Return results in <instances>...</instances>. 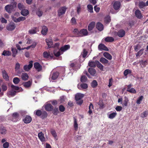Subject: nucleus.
<instances>
[{
	"label": "nucleus",
	"mask_w": 148,
	"mask_h": 148,
	"mask_svg": "<svg viewBox=\"0 0 148 148\" xmlns=\"http://www.w3.org/2000/svg\"><path fill=\"white\" fill-rule=\"evenodd\" d=\"M97 63V67L101 71H103V66L99 61L96 62Z\"/></svg>",
	"instance_id": "nucleus-44"
},
{
	"label": "nucleus",
	"mask_w": 148,
	"mask_h": 148,
	"mask_svg": "<svg viewBox=\"0 0 148 148\" xmlns=\"http://www.w3.org/2000/svg\"><path fill=\"white\" fill-rule=\"evenodd\" d=\"M77 87L79 89H86L88 88V85L86 83H82L80 84V86L79 84L78 85Z\"/></svg>",
	"instance_id": "nucleus-23"
},
{
	"label": "nucleus",
	"mask_w": 148,
	"mask_h": 148,
	"mask_svg": "<svg viewBox=\"0 0 148 148\" xmlns=\"http://www.w3.org/2000/svg\"><path fill=\"white\" fill-rule=\"evenodd\" d=\"M33 66V62L31 61L29 62L28 65H25L24 66V69L26 71H29Z\"/></svg>",
	"instance_id": "nucleus-5"
},
{
	"label": "nucleus",
	"mask_w": 148,
	"mask_h": 148,
	"mask_svg": "<svg viewBox=\"0 0 148 148\" xmlns=\"http://www.w3.org/2000/svg\"><path fill=\"white\" fill-rule=\"evenodd\" d=\"M87 80L86 77L84 75L82 76L81 79V81L82 82H86Z\"/></svg>",
	"instance_id": "nucleus-63"
},
{
	"label": "nucleus",
	"mask_w": 148,
	"mask_h": 148,
	"mask_svg": "<svg viewBox=\"0 0 148 148\" xmlns=\"http://www.w3.org/2000/svg\"><path fill=\"white\" fill-rule=\"evenodd\" d=\"M25 17L23 16H21L17 18H14L13 21L17 23L21 21H23L25 20Z\"/></svg>",
	"instance_id": "nucleus-21"
},
{
	"label": "nucleus",
	"mask_w": 148,
	"mask_h": 148,
	"mask_svg": "<svg viewBox=\"0 0 148 148\" xmlns=\"http://www.w3.org/2000/svg\"><path fill=\"white\" fill-rule=\"evenodd\" d=\"M20 82V79L18 77H15L13 78V82L15 84H17Z\"/></svg>",
	"instance_id": "nucleus-53"
},
{
	"label": "nucleus",
	"mask_w": 148,
	"mask_h": 148,
	"mask_svg": "<svg viewBox=\"0 0 148 148\" xmlns=\"http://www.w3.org/2000/svg\"><path fill=\"white\" fill-rule=\"evenodd\" d=\"M54 54L55 56L58 57L62 54L63 53H62L60 49L58 51H57L56 50H54Z\"/></svg>",
	"instance_id": "nucleus-43"
},
{
	"label": "nucleus",
	"mask_w": 148,
	"mask_h": 148,
	"mask_svg": "<svg viewBox=\"0 0 148 148\" xmlns=\"http://www.w3.org/2000/svg\"><path fill=\"white\" fill-rule=\"evenodd\" d=\"M93 109V106L92 104L91 103L89 106V110L88 112L89 114L90 115L92 113Z\"/></svg>",
	"instance_id": "nucleus-36"
},
{
	"label": "nucleus",
	"mask_w": 148,
	"mask_h": 148,
	"mask_svg": "<svg viewBox=\"0 0 148 148\" xmlns=\"http://www.w3.org/2000/svg\"><path fill=\"white\" fill-rule=\"evenodd\" d=\"M45 106V109L47 111H51L53 109L52 106L50 103L46 104Z\"/></svg>",
	"instance_id": "nucleus-13"
},
{
	"label": "nucleus",
	"mask_w": 148,
	"mask_h": 148,
	"mask_svg": "<svg viewBox=\"0 0 148 148\" xmlns=\"http://www.w3.org/2000/svg\"><path fill=\"white\" fill-rule=\"evenodd\" d=\"M21 14L23 16H26L29 14L28 11L27 10L23 9L21 12Z\"/></svg>",
	"instance_id": "nucleus-39"
},
{
	"label": "nucleus",
	"mask_w": 148,
	"mask_h": 148,
	"mask_svg": "<svg viewBox=\"0 0 148 148\" xmlns=\"http://www.w3.org/2000/svg\"><path fill=\"white\" fill-rule=\"evenodd\" d=\"M96 28L98 30L101 31L103 29V24L100 22H98L96 24Z\"/></svg>",
	"instance_id": "nucleus-20"
},
{
	"label": "nucleus",
	"mask_w": 148,
	"mask_h": 148,
	"mask_svg": "<svg viewBox=\"0 0 148 148\" xmlns=\"http://www.w3.org/2000/svg\"><path fill=\"white\" fill-rule=\"evenodd\" d=\"M138 6L140 8H143L145 7L146 6L145 3L143 1H140L138 4Z\"/></svg>",
	"instance_id": "nucleus-46"
},
{
	"label": "nucleus",
	"mask_w": 148,
	"mask_h": 148,
	"mask_svg": "<svg viewBox=\"0 0 148 148\" xmlns=\"http://www.w3.org/2000/svg\"><path fill=\"white\" fill-rule=\"evenodd\" d=\"M127 91L134 94L136 93V90L133 88H132L130 89L127 90Z\"/></svg>",
	"instance_id": "nucleus-62"
},
{
	"label": "nucleus",
	"mask_w": 148,
	"mask_h": 148,
	"mask_svg": "<svg viewBox=\"0 0 148 148\" xmlns=\"http://www.w3.org/2000/svg\"><path fill=\"white\" fill-rule=\"evenodd\" d=\"M129 100L127 97H125L124 100L122 102V105L123 106H127V105Z\"/></svg>",
	"instance_id": "nucleus-33"
},
{
	"label": "nucleus",
	"mask_w": 148,
	"mask_h": 148,
	"mask_svg": "<svg viewBox=\"0 0 148 148\" xmlns=\"http://www.w3.org/2000/svg\"><path fill=\"white\" fill-rule=\"evenodd\" d=\"M78 61L77 60H75L72 61L70 64V66L72 67L77 68L76 69H78L80 68V66L78 64Z\"/></svg>",
	"instance_id": "nucleus-4"
},
{
	"label": "nucleus",
	"mask_w": 148,
	"mask_h": 148,
	"mask_svg": "<svg viewBox=\"0 0 148 148\" xmlns=\"http://www.w3.org/2000/svg\"><path fill=\"white\" fill-rule=\"evenodd\" d=\"M12 51L13 53L12 56L14 57H15L17 53V50L15 48H12Z\"/></svg>",
	"instance_id": "nucleus-52"
},
{
	"label": "nucleus",
	"mask_w": 148,
	"mask_h": 148,
	"mask_svg": "<svg viewBox=\"0 0 148 148\" xmlns=\"http://www.w3.org/2000/svg\"><path fill=\"white\" fill-rule=\"evenodd\" d=\"M105 40L107 42H112L114 41V38L111 37H108L105 38Z\"/></svg>",
	"instance_id": "nucleus-47"
},
{
	"label": "nucleus",
	"mask_w": 148,
	"mask_h": 148,
	"mask_svg": "<svg viewBox=\"0 0 148 148\" xmlns=\"http://www.w3.org/2000/svg\"><path fill=\"white\" fill-rule=\"evenodd\" d=\"M67 8L65 6L61 7L58 11V15L59 16H61L64 14Z\"/></svg>",
	"instance_id": "nucleus-3"
},
{
	"label": "nucleus",
	"mask_w": 148,
	"mask_h": 148,
	"mask_svg": "<svg viewBox=\"0 0 148 148\" xmlns=\"http://www.w3.org/2000/svg\"><path fill=\"white\" fill-rule=\"evenodd\" d=\"M103 56L105 57L109 60H111L112 58V57L111 55L107 52H104L103 53Z\"/></svg>",
	"instance_id": "nucleus-29"
},
{
	"label": "nucleus",
	"mask_w": 148,
	"mask_h": 148,
	"mask_svg": "<svg viewBox=\"0 0 148 148\" xmlns=\"http://www.w3.org/2000/svg\"><path fill=\"white\" fill-rule=\"evenodd\" d=\"M34 67L38 71H40L42 69V66L37 62H35L34 64Z\"/></svg>",
	"instance_id": "nucleus-10"
},
{
	"label": "nucleus",
	"mask_w": 148,
	"mask_h": 148,
	"mask_svg": "<svg viewBox=\"0 0 148 148\" xmlns=\"http://www.w3.org/2000/svg\"><path fill=\"white\" fill-rule=\"evenodd\" d=\"M84 95L81 93H77L75 95V99L76 100L82 99L84 97Z\"/></svg>",
	"instance_id": "nucleus-14"
},
{
	"label": "nucleus",
	"mask_w": 148,
	"mask_h": 148,
	"mask_svg": "<svg viewBox=\"0 0 148 148\" xmlns=\"http://www.w3.org/2000/svg\"><path fill=\"white\" fill-rule=\"evenodd\" d=\"M74 119V127L75 130L76 131L77 130L78 128V124L77 122L76 119L75 117L73 118Z\"/></svg>",
	"instance_id": "nucleus-45"
},
{
	"label": "nucleus",
	"mask_w": 148,
	"mask_h": 148,
	"mask_svg": "<svg viewBox=\"0 0 148 148\" xmlns=\"http://www.w3.org/2000/svg\"><path fill=\"white\" fill-rule=\"evenodd\" d=\"M2 90L3 91H6L7 89L6 85L5 84H3L1 85Z\"/></svg>",
	"instance_id": "nucleus-60"
},
{
	"label": "nucleus",
	"mask_w": 148,
	"mask_h": 148,
	"mask_svg": "<svg viewBox=\"0 0 148 148\" xmlns=\"http://www.w3.org/2000/svg\"><path fill=\"white\" fill-rule=\"evenodd\" d=\"M48 31L47 28L45 26H43L42 27V29L41 31V33L43 35H45L47 32Z\"/></svg>",
	"instance_id": "nucleus-34"
},
{
	"label": "nucleus",
	"mask_w": 148,
	"mask_h": 148,
	"mask_svg": "<svg viewBox=\"0 0 148 148\" xmlns=\"http://www.w3.org/2000/svg\"><path fill=\"white\" fill-rule=\"evenodd\" d=\"M46 42L49 48L52 47V41L51 38H49L46 39Z\"/></svg>",
	"instance_id": "nucleus-11"
},
{
	"label": "nucleus",
	"mask_w": 148,
	"mask_h": 148,
	"mask_svg": "<svg viewBox=\"0 0 148 148\" xmlns=\"http://www.w3.org/2000/svg\"><path fill=\"white\" fill-rule=\"evenodd\" d=\"M11 53L10 51L4 50L2 53V55L4 56H8L11 55Z\"/></svg>",
	"instance_id": "nucleus-41"
},
{
	"label": "nucleus",
	"mask_w": 148,
	"mask_h": 148,
	"mask_svg": "<svg viewBox=\"0 0 148 148\" xmlns=\"http://www.w3.org/2000/svg\"><path fill=\"white\" fill-rule=\"evenodd\" d=\"M38 136L40 141L42 142L45 141V138L44 137V134L42 132H40L38 134Z\"/></svg>",
	"instance_id": "nucleus-22"
},
{
	"label": "nucleus",
	"mask_w": 148,
	"mask_h": 148,
	"mask_svg": "<svg viewBox=\"0 0 148 148\" xmlns=\"http://www.w3.org/2000/svg\"><path fill=\"white\" fill-rule=\"evenodd\" d=\"M88 34V32L86 29H83L79 31V36H85L87 35Z\"/></svg>",
	"instance_id": "nucleus-6"
},
{
	"label": "nucleus",
	"mask_w": 148,
	"mask_h": 148,
	"mask_svg": "<svg viewBox=\"0 0 148 148\" xmlns=\"http://www.w3.org/2000/svg\"><path fill=\"white\" fill-rule=\"evenodd\" d=\"M15 24L14 23H10L7 27V30L9 31L13 30L15 28Z\"/></svg>",
	"instance_id": "nucleus-16"
},
{
	"label": "nucleus",
	"mask_w": 148,
	"mask_h": 148,
	"mask_svg": "<svg viewBox=\"0 0 148 148\" xmlns=\"http://www.w3.org/2000/svg\"><path fill=\"white\" fill-rule=\"evenodd\" d=\"M12 89L14 90H15L16 92H19L22 90V89L20 88L18 86H14L13 85H12L11 86Z\"/></svg>",
	"instance_id": "nucleus-26"
},
{
	"label": "nucleus",
	"mask_w": 148,
	"mask_h": 148,
	"mask_svg": "<svg viewBox=\"0 0 148 148\" xmlns=\"http://www.w3.org/2000/svg\"><path fill=\"white\" fill-rule=\"evenodd\" d=\"M99 61L103 64H107L108 62V61L103 57L101 58Z\"/></svg>",
	"instance_id": "nucleus-42"
},
{
	"label": "nucleus",
	"mask_w": 148,
	"mask_h": 148,
	"mask_svg": "<svg viewBox=\"0 0 148 148\" xmlns=\"http://www.w3.org/2000/svg\"><path fill=\"white\" fill-rule=\"evenodd\" d=\"M70 48V46L69 45H66L61 47L60 49V51L62 53H63L64 52L66 51L67 50L69 49Z\"/></svg>",
	"instance_id": "nucleus-9"
},
{
	"label": "nucleus",
	"mask_w": 148,
	"mask_h": 148,
	"mask_svg": "<svg viewBox=\"0 0 148 148\" xmlns=\"http://www.w3.org/2000/svg\"><path fill=\"white\" fill-rule=\"evenodd\" d=\"M16 7V5H8L5 7V9L7 12L10 13L12 12L15 10L14 9Z\"/></svg>",
	"instance_id": "nucleus-1"
},
{
	"label": "nucleus",
	"mask_w": 148,
	"mask_h": 148,
	"mask_svg": "<svg viewBox=\"0 0 148 148\" xmlns=\"http://www.w3.org/2000/svg\"><path fill=\"white\" fill-rule=\"evenodd\" d=\"M97 61V60L95 62L90 61L88 63V66L90 67H95L97 65V62H96Z\"/></svg>",
	"instance_id": "nucleus-31"
},
{
	"label": "nucleus",
	"mask_w": 148,
	"mask_h": 148,
	"mask_svg": "<svg viewBox=\"0 0 148 148\" xmlns=\"http://www.w3.org/2000/svg\"><path fill=\"white\" fill-rule=\"evenodd\" d=\"M32 120V118L30 116H27L23 120V121L25 123H28L31 122Z\"/></svg>",
	"instance_id": "nucleus-15"
},
{
	"label": "nucleus",
	"mask_w": 148,
	"mask_h": 148,
	"mask_svg": "<svg viewBox=\"0 0 148 148\" xmlns=\"http://www.w3.org/2000/svg\"><path fill=\"white\" fill-rule=\"evenodd\" d=\"M3 147L4 148H8L9 147V143L8 142H5L3 145Z\"/></svg>",
	"instance_id": "nucleus-64"
},
{
	"label": "nucleus",
	"mask_w": 148,
	"mask_h": 148,
	"mask_svg": "<svg viewBox=\"0 0 148 148\" xmlns=\"http://www.w3.org/2000/svg\"><path fill=\"white\" fill-rule=\"evenodd\" d=\"M114 33L115 35L118 36L119 37H122L125 36V32L124 30L121 29L117 32H115Z\"/></svg>",
	"instance_id": "nucleus-2"
},
{
	"label": "nucleus",
	"mask_w": 148,
	"mask_h": 148,
	"mask_svg": "<svg viewBox=\"0 0 148 148\" xmlns=\"http://www.w3.org/2000/svg\"><path fill=\"white\" fill-rule=\"evenodd\" d=\"M2 73L3 78L6 80H8L9 77L6 71L5 70L3 71L2 72Z\"/></svg>",
	"instance_id": "nucleus-35"
},
{
	"label": "nucleus",
	"mask_w": 148,
	"mask_h": 148,
	"mask_svg": "<svg viewBox=\"0 0 148 148\" xmlns=\"http://www.w3.org/2000/svg\"><path fill=\"white\" fill-rule=\"evenodd\" d=\"M18 116V114L17 112H15L13 113L12 115V121L16 122L17 121V119Z\"/></svg>",
	"instance_id": "nucleus-24"
},
{
	"label": "nucleus",
	"mask_w": 148,
	"mask_h": 148,
	"mask_svg": "<svg viewBox=\"0 0 148 148\" xmlns=\"http://www.w3.org/2000/svg\"><path fill=\"white\" fill-rule=\"evenodd\" d=\"M51 133L54 137V140L56 141L58 139V137L56 131L54 130H52L51 131Z\"/></svg>",
	"instance_id": "nucleus-18"
},
{
	"label": "nucleus",
	"mask_w": 148,
	"mask_h": 148,
	"mask_svg": "<svg viewBox=\"0 0 148 148\" xmlns=\"http://www.w3.org/2000/svg\"><path fill=\"white\" fill-rule=\"evenodd\" d=\"M144 98V97L143 96H140L138 97L136 100V103L138 104H140L141 103L142 101Z\"/></svg>",
	"instance_id": "nucleus-40"
},
{
	"label": "nucleus",
	"mask_w": 148,
	"mask_h": 148,
	"mask_svg": "<svg viewBox=\"0 0 148 148\" xmlns=\"http://www.w3.org/2000/svg\"><path fill=\"white\" fill-rule=\"evenodd\" d=\"M98 85L97 82L95 80H94L91 83V86L93 88L96 87Z\"/></svg>",
	"instance_id": "nucleus-48"
},
{
	"label": "nucleus",
	"mask_w": 148,
	"mask_h": 148,
	"mask_svg": "<svg viewBox=\"0 0 148 148\" xmlns=\"http://www.w3.org/2000/svg\"><path fill=\"white\" fill-rule=\"evenodd\" d=\"M95 25V23L93 21L90 23L88 26V30L90 31L92 30L94 27Z\"/></svg>",
	"instance_id": "nucleus-28"
},
{
	"label": "nucleus",
	"mask_w": 148,
	"mask_h": 148,
	"mask_svg": "<svg viewBox=\"0 0 148 148\" xmlns=\"http://www.w3.org/2000/svg\"><path fill=\"white\" fill-rule=\"evenodd\" d=\"M110 21V17L109 16H107L105 18V21L106 23H108Z\"/></svg>",
	"instance_id": "nucleus-56"
},
{
	"label": "nucleus",
	"mask_w": 148,
	"mask_h": 148,
	"mask_svg": "<svg viewBox=\"0 0 148 148\" xmlns=\"http://www.w3.org/2000/svg\"><path fill=\"white\" fill-rule=\"evenodd\" d=\"M98 48L100 50H104L106 51L109 50L108 49L104 44H100L98 47Z\"/></svg>",
	"instance_id": "nucleus-12"
},
{
	"label": "nucleus",
	"mask_w": 148,
	"mask_h": 148,
	"mask_svg": "<svg viewBox=\"0 0 148 148\" xmlns=\"http://www.w3.org/2000/svg\"><path fill=\"white\" fill-rule=\"evenodd\" d=\"M16 92L15 90H14L12 89V90L8 93V95L9 96H14L16 94Z\"/></svg>",
	"instance_id": "nucleus-49"
},
{
	"label": "nucleus",
	"mask_w": 148,
	"mask_h": 148,
	"mask_svg": "<svg viewBox=\"0 0 148 148\" xmlns=\"http://www.w3.org/2000/svg\"><path fill=\"white\" fill-rule=\"evenodd\" d=\"M59 73L58 72H56L53 73L51 76V79L53 80H55L58 77Z\"/></svg>",
	"instance_id": "nucleus-32"
},
{
	"label": "nucleus",
	"mask_w": 148,
	"mask_h": 148,
	"mask_svg": "<svg viewBox=\"0 0 148 148\" xmlns=\"http://www.w3.org/2000/svg\"><path fill=\"white\" fill-rule=\"evenodd\" d=\"M147 112L146 111H145L141 114L140 116L142 118H145L147 116Z\"/></svg>",
	"instance_id": "nucleus-61"
},
{
	"label": "nucleus",
	"mask_w": 148,
	"mask_h": 148,
	"mask_svg": "<svg viewBox=\"0 0 148 148\" xmlns=\"http://www.w3.org/2000/svg\"><path fill=\"white\" fill-rule=\"evenodd\" d=\"M108 118L110 119H112L115 118L117 115V113L116 112L108 114Z\"/></svg>",
	"instance_id": "nucleus-17"
},
{
	"label": "nucleus",
	"mask_w": 148,
	"mask_h": 148,
	"mask_svg": "<svg viewBox=\"0 0 148 148\" xmlns=\"http://www.w3.org/2000/svg\"><path fill=\"white\" fill-rule=\"evenodd\" d=\"M32 84V81H29L27 82L24 83L23 85L25 88H28L31 86Z\"/></svg>",
	"instance_id": "nucleus-27"
},
{
	"label": "nucleus",
	"mask_w": 148,
	"mask_h": 148,
	"mask_svg": "<svg viewBox=\"0 0 148 148\" xmlns=\"http://www.w3.org/2000/svg\"><path fill=\"white\" fill-rule=\"evenodd\" d=\"M87 7L89 12L90 13H92L93 12V8L92 6L91 5H88Z\"/></svg>",
	"instance_id": "nucleus-50"
},
{
	"label": "nucleus",
	"mask_w": 148,
	"mask_h": 148,
	"mask_svg": "<svg viewBox=\"0 0 148 148\" xmlns=\"http://www.w3.org/2000/svg\"><path fill=\"white\" fill-rule=\"evenodd\" d=\"M143 51L144 49H143L140 50L139 52L136 54V57L140 56L143 53Z\"/></svg>",
	"instance_id": "nucleus-54"
},
{
	"label": "nucleus",
	"mask_w": 148,
	"mask_h": 148,
	"mask_svg": "<svg viewBox=\"0 0 148 148\" xmlns=\"http://www.w3.org/2000/svg\"><path fill=\"white\" fill-rule=\"evenodd\" d=\"M87 53V51L85 49H84L81 53V55L82 56L83 58H85L86 56Z\"/></svg>",
	"instance_id": "nucleus-51"
},
{
	"label": "nucleus",
	"mask_w": 148,
	"mask_h": 148,
	"mask_svg": "<svg viewBox=\"0 0 148 148\" xmlns=\"http://www.w3.org/2000/svg\"><path fill=\"white\" fill-rule=\"evenodd\" d=\"M7 130L3 126H1L0 127V133L3 135H4L6 134Z\"/></svg>",
	"instance_id": "nucleus-37"
},
{
	"label": "nucleus",
	"mask_w": 148,
	"mask_h": 148,
	"mask_svg": "<svg viewBox=\"0 0 148 148\" xmlns=\"http://www.w3.org/2000/svg\"><path fill=\"white\" fill-rule=\"evenodd\" d=\"M36 14L38 16L40 17L42 15V12L40 9H38L36 11Z\"/></svg>",
	"instance_id": "nucleus-55"
},
{
	"label": "nucleus",
	"mask_w": 148,
	"mask_h": 148,
	"mask_svg": "<svg viewBox=\"0 0 148 148\" xmlns=\"http://www.w3.org/2000/svg\"><path fill=\"white\" fill-rule=\"evenodd\" d=\"M43 57L46 58H48L50 56V54L47 51H44L43 54Z\"/></svg>",
	"instance_id": "nucleus-57"
},
{
	"label": "nucleus",
	"mask_w": 148,
	"mask_h": 148,
	"mask_svg": "<svg viewBox=\"0 0 148 148\" xmlns=\"http://www.w3.org/2000/svg\"><path fill=\"white\" fill-rule=\"evenodd\" d=\"M140 64L142 68H144L147 64L148 62L147 60H141L139 61Z\"/></svg>",
	"instance_id": "nucleus-19"
},
{
	"label": "nucleus",
	"mask_w": 148,
	"mask_h": 148,
	"mask_svg": "<svg viewBox=\"0 0 148 148\" xmlns=\"http://www.w3.org/2000/svg\"><path fill=\"white\" fill-rule=\"evenodd\" d=\"M21 78L23 80H25L28 79V76L27 73H23L21 76Z\"/></svg>",
	"instance_id": "nucleus-38"
},
{
	"label": "nucleus",
	"mask_w": 148,
	"mask_h": 148,
	"mask_svg": "<svg viewBox=\"0 0 148 148\" xmlns=\"http://www.w3.org/2000/svg\"><path fill=\"white\" fill-rule=\"evenodd\" d=\"M88 71L90 74L93 76L95 75L96 72L95 69L92 68H89L88 69Z\"/></svg>",
	"instance_id": "nucleus-25"
},
{
	"label": "nucleus",
	"mask_w": 148,
	"mask_h": 148,
	"mask_svg": "<svg viewBox=\"0 0 148 148\" xmlns=\"http://www.w3.org/2000/svg\"><path fill=\"white\" fill-rule=\"evenodd\" d=\"M41 115L42 118L43 119L46 118L47 117V114L46 112L44 111L42 112V114Z\"/></svg>",
	"instance_id": "nucleus-59"
},
{
	"label": "nucleus",
	"mask_w": 148,
	"mask_h": 148,
	"mask_svg": "<svg viewBox=\"0 0 148 148\" xmlns=\"http://www.w3.org/2000/svg\"><path fill=\"white\" fill-rule=\"evenodd\" d=\"M20 15V14L19 13L16 12L12 16V20L14 21V18H16Z\"/></svg>",
	"instance_id": "nucleus-58"
},
{
	"label": "nucleus",
	"mask_w": 148,
	"mask_h": 148,
	"mask_svg": "<svg viewBox=\"0 0 148 148\" xmlns=\"http://www.w3.org/2000/svg\"><path fill=\"white\" fill-rule=\"evenodd\" d=\"M38 31L39 30L38 28L35 27L32 29L29 30V33L30 34H36L37 31Z\"/></svg>",
	"instance_id": "nucleus-30"
},
{
	"label": "nucleus",
	"mask_w": 148,
	"mask_h": 148,
	"mask_svg": "<svg viewBox=\"0 0 148 148\" xmlns=\"http://www.w3.org/2000/svg\"><path fill=\"white\" fill-rule=\"evenodd\" d=\"M120 6L121 3L120 2L118 1L114 2L113 5L114 8L115 10H119L120 8Z\"/></svg>",
	"instance_id": "nucleus-7"
},
{
	"label": "nucleus",
	"mask_w": 148,
	"mask_h": 148,
	"mask_svg": "<svg viewBox=\"0 0 148 148\" xmlns=\"http://www.w3.org/2000/svg\"><path fill=\"white\" fill-rule=\"evenodd\" d=\"M135 14L136 16L138 19H141L143 17L141 12L138 10H135Z\"/></svg>",
	"instance_id": "nucleus-8"
}]
</instances>
